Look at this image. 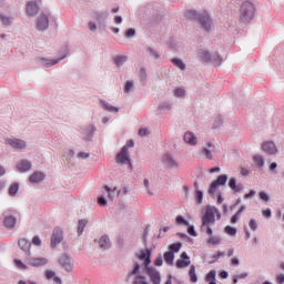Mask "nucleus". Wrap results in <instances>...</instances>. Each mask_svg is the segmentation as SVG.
<instances>
[{"label": "nucleus", "mask_w": 284, "mask_h": 284, "mask_svg": "<svg viewBox=\"0 0 284 284\" xmlns=\"http://www.w3.org/2000/svg\"><path fill=\"white\" fill-rule=\"evenodd\" d=\"M173 65H175V68H179V70H185V63H183V61L179 58H174L172 60Z\"/></svg>", "instance_id": "31"}, {"label": "nucleus", "mask_w": 284, "mask_h": 284, "mask_svg": "<svg viewBox=\"0 0 284 284\" xmlns=\"http://www.w3.org/2000/svg\"><path fill=\"white\" fill-rule=\"evenodd\" d=\"M0 21L4 26H10L12 23V18L7 17L6 14H0Z\"/></svg>", "instance_id": "35"}, {"label": "nucleus", "mask_w": 284, "mask_h": 284, "mask_svg": "<svg viewBox=\"0 0 284 284\" xmlns=\"http://www.w3.org/2000/svg\"><path fill=\"white\" fill-rule=\"evenodd\" d=\"M260 199L262 200V201H265V202H267V201H270V195H267V193H265V192H260Z\"/></svg>", "instance_id": "48"}, {"label": "nucleus", "mask_w": 284, "mask_h": 284, "mask_svg": "<svg viewBox=\"0 0 284 284\" xmlns=\"http://www.w3.org/2000/svg\"><path fill=\"white\" fill-rule=\"evenodd\" d=\"M37 12H39V4H37V2L34 1L28 2L27 13L29 14V17H34Z\"/></svg>", "instance_id": "15"}, {"label": "nucleus", "mask_w": 284, "mask_h": 284, "mask_svg": "<svg viewBox=\"0 0 284 284\" xmlns=\"http://www.w3.org/2000/svg\"><path fill=\"white\" fill-rule=\"evenodd\" d=\"M150 134V131L148 129H140L139 130V135L140 136H148Z\"/></svg>", "instance_id": "51"}, {"label": "nucleus", "mask_w": 284, "mask_h": 284, "mask_svg": "<svg viewBox=\"0 0 284 284\" xmlns=\"http://www.w3.org/2000/svg\"><path fill=\"white\" fill-rule=\"evenodd\" d=\"M255 194L256 192L254 190H251L248 193L244 195V199H252Z\"/></svg>", "instance_id": "57"}, {"label": "nucleus", "mask_w": 284, "mask_h": 284, "mask_svg": "<svg viewBox=\"0 0 284 284\" xmlns=\"http://www.w3.org/2000/svg\"><path fill=\"white\" fill-rule=\"evenodd\" d=\"M276 281H277L278 284H283L284 283V274H278L276 276Z\"/></svg>", "instance_id": "58"}, {"label": "nucleus", "mask_w": 284, "mask_h": 284, "mask_svg": "<svg viewBox=\"0 0 284 284\" xmlns=\"http://www.w3.org/2000/svg\"><path fill=\"white\" fill-rule=\"evenodd\" d=\"M38 30H48V26H49V20H48V16L42 14L39 17L38 22Z\"/></svg>", "instance_id": "14"}, {"label": "nucleus", "mask_w": 284, "mask_h": 284, "mask_svg": "<svg viewBox=\"0 0 284 284\" xmlns=\"http://www.w3.org/2000/svg\"><path fill=\"white\" fill-rule=\"evenodd\" d=\"M126 61H128V57H125V55H121V57H118L114 59V62L118 65H123Z\"/></svg>", "instance_id": "37"}, {"label": "nucleus", "mask_w": 284, "mask_h": 284, "mask_svg": "<svg viewBox=\"0 0 284 284\" xmlns=\"http://www.w3.org/2000/svg\"><path fill=\"white\" fill-rule=\"evenodd\" d=\"M19 172H28L32 168V163L28 160H22L20 163L17 165Z\"/></svg>", "instance_id": "19"}, {"label": "nucleus", "mask_w": 284, "mask_h": 284, "mask_svg": "<svg viewBox=\"0 0 284 284\" xmlns=\"http://www.w3.org/2000/svg\"><path fill=\"white\" fill-rule=\"evenodd\" d=\"M45 179V174L43 172L36 171L30 178V183H41Z\"/></svg>", "instance_id": "17"}, {"label": "nucleus", "mask_w": 284, "mask_h": 284, "mask_svg": "<svg viewBox=\"0 0 284 284\" xmlns=\"http://www.w3.org/2000/svg\"><path fill=\"white\" fill-rule=\"evenodd\" d=\"M175 97H180V98L185 97V89H182V88L175 89Z\"/></svg>", "instance_id": "43"}, {"label": "nucleus", "mask_w": 284, "mask_h": 284, "mask_svg": "<svg viewBox=\"0 0 284 284\" xmlns=\"http://www.w3.org/2000/svg\"><path fill=\"white\" fill-rule=\"evenodd\" d=\"M17 192H19V184H12L9 189V194L11 196H14V194H17Z\"/></svg>", "instance_id": "40"}, {"label": "nucleus", "mask_w": 284, "mask_h": 284, "mask_svg": "<svg viewBox=\"0 0 284 284\" xmlns=\"http://www.w3.org/2000/svg\"><path fill=\"white\" fill-rule=\"evenodd\" d=\"M187 233H189L191 236H196V231H194V226H190L189 230H187Z\"/></svg>", "instance_id": "60"}, {"label": "nucleus", "mask_w": 284, "mask_h": 284, "mask_svg": "<svg viewBox=\"0 0 284 284\" xmlns=\"http://www.w3.org/2000/svg\"><path fill=\"white\" fill-rule=\"evenodd\" d=\"M6 143H9L14 150H23L26 148V142L20 139H7Z\"/></svg>", "instance_id": "12"}, {"label": "nucleus", "mask_w": 284, "mask_h": 284, "mask_svg": "<svg viewBox=\"0 0 284 284\" xmlns=\"http://www.w3.org/2000/svg\"><path fill=\"white\" fill-rule=\"evenodd\" d=\"M163 163L166 168H179V163H176V160L170 154L164 155Z\"/></svg>", "instance_id": "16"}, {"label": "nucleus", "mask_w": 284, "mask_h": 284, "mask_svg": "<svg viewBox=\"0 0 284 284\" xmlns=\"http://www.w3.org/2000/svg\"><path fill=\"white\" fill-rule=\"evenodd\" d=\"M217 219H221V213L219 212V209L215 206H207L206 212L202 217V230H205L207 236H212L213 231L212 227H210V224L215 223Z\"/></svg>", "instance_id": "1"}, {"label": "nucleus", "mask_w": 284, "mask_h": 284, "mask_svg": "<svg viewBox=\"0 0 284 284\" xmlns=\"http://www.w3.org/2000/svg\"><path fill=\"white\" fill-rule=\"evenodd\" d=\"M189 276L191 283H196L199 281V277L196 276V267L194 265H191Z\"/></svg>", "instance_id": "25"}, {"label": "nucleus", "mask_w": 284, "mask_h": 284, "mask_svg": "<svg viewBox=\"0 0 284 284\" xmlns=\"http://www.w3.org/2000/svg\"><path fill=\"white\" fill-rule=\"evenodd\" d=\"M248 227L250 230H252V232H256V230H258V224L256 223V220H250Z\"/></svg>", "instance_id": "38"}, {"label": "nucleus", "mask_w": 284, "mask_h": 284, "mask_svg": "<svg viewBox=\"0 0 284 284\" xmlns=\"http://www.w3.org/2000/svg\"><path fill=\"white\" fill-rule=\"evenodd\" d=\"M89 30L94 32V30H97V24L94 22H89Z\"/></svg>", "instance_id": "61"}, {"label": "nucleus", "mask_w": 284, "mask_h": 284, "mask_svg": "<svg viewBox=\"0 0 284 284\" xmlns=\"http://www.w3.org/2000/svg\"><path fill=\"white\" fill-rule=\"evenodd\" d=\"M133 284H150L145 276L143 275H136Z\"/></svg>", "instance_id": "33"}, {"label": "nucleus", "mask_w": 284, "mask_h": 284, "mask_svg": "<svg viewBox=\"0 0 284 284\" xmlns=\"http://www.w3.org/2000/svg\"><path fill=\"white\" fill-rule=\"evenodd\" d=\"M229 187H231L233 190V192H241V190H243V185L236 184V179H234V178H232L229 181Z\"/></svg>", "instance_id": "23"}, {"label": "nucleus", "mask_w": 284, "mask_h": 284, "mask_svg": "<svg viewBox=\"0 0 284 284\" xmlns=\"http://www.w3.org/2000/svg\"><path fill=\"white\" fill-rule=\"evenodd\" d=\"M241 219V212H236L232 217H231V223H236Z\"/></svg>", "instance_id": "47"}, {"label": "nucleus", "mask_w": 284, "mask_h": 284, "mask_svg": "<svg viewBox=\"0 0 284 284\" xmlns=\"http://www.w3.org/2000/svg\"><path fill=\"white\" fill-rule=\"evenodd\" d=\"M99 245L102 250H108L110 247V239L104 235L100 239Z\"/></svg>", "instance_id": "24"}, {"label": "nucleus", "mask_w": 284, "mask_h": 284, "mask_svg": "<svg viewBox=\"0 0 284 284\" xmlns=\"http://www.w3.org/2000/svg\"><path fill=\"white\" fill-rule=\"evenodd\" d=\"M262 150L267 154H276V152H278V149H276V144H274V142L272 141L264 142L262 144Z\"/></svg>", "instance_id": "13"}, {"label": "nucleus", "mask_w": 284, "mask_h": 284, "mask_svg": "<svg viewBox=\"0 0 284 284\" xmlns=\"http://www.w3.org/2000/svg\"><path fill=\"white\" fill-rule=\"evenodd\" d=\"M154 265H156V267H161V265H163V257L162 256H158Z\"/></svg>", "instance_id": "50"}, {"label": "nucleus", "mask_w": 284, "mask_h": 284, "mask_svg": "<svg viewBox=\"0 0 284 284\" xmlns=\"http://www.w3.org/2000/svg\"><path fill=\"white\" fill-rule=\"evenodd\" d=\"M18 284H37V283L30 282V281H29V282H26V281H22V280H21V281H19Z\"/></svg>", "instance_id": "64"}, {"label": "nucleus", "mask_w": 284, "mask_h": 284, "mask_svg": "<svg viewBox=\"0 0 284 284\" xmlns=\"http://www.w3.org/2000/svg\"><path fill=\"white\" fill-rule=\"evenodd\" d=\"M202 154H204V156H206V159L212 160V151H210V149L204 148V149L202 150Z\"/></svg>", "instance_id": "45"}, {"label": "nucleus", "mask_w": 284, "mask_h": 284, "mask_svg": "<svg viewBox=\"0 0 284 284\" xmlns=\"http://www.w3.org/2000/svg\"><path fill=\"white\" fill-rule=\"evenodd\" d=\"M201 59L202 61H205L207 63L209 61H212V55L210 54V52L204 51L201 53Z\"/></svg>", "instance_id": "39"}, {"label": "nucleus", "mask_w": 284, "mask_h": 284, "mask_svg": "<svg viewBox=\"0 0 284 284\" xmlns=\"http://www.w3.org/2000/svg\"><path fill=\"white\" fill-rule=\"evenodd\" d=\"M210 237H209V240H207V243L210 244V245H221V237H219V236H214V235H209Z\"/></svg>", "instance_id": "30"}, {"label": "nucleus", "mask_w": 284, "mask_h": 284, "mask_svg": "<svg viewBox=\"0 0 284 284\" xmlns=\"http://www.w3.org/2000/svg\"><path fill=\"white\" fill-rule=\"evenodd\" d=\"M139 270H141V266L139 264H135L134 268L129 273V278L130 276H136V274H139Z\"/></svg>", "instance_id": "42"}, {"label": "nucleus", "mask_w": 284, "mask_h": 284, "mask_svg": "<svg viewBox=\"0 0 284 284\" xmlns=\"http://www.w3.org/2000/svg\"><path fill=\"white\" fill-rule=\"evenodd\" d=\"M116 163H121L122 165H125L130 163V152L128 151V146H123L121 151L118 153Z\"/></svg>", "instance_id": "5"}, {"label": "nucleus", "mask_w": 284, "mask_h": 284, "mask_svg": "<svg viewBox=\"0 0 284 284\" xmlns=\"http://www.w3.org/2000/svg\"><path fill=\"white\" fill-rule=\"evenodd\" d=\"M227 183V175H220L215 181H213L209 187V194H215L219 186L225 185Z\"/></svg>", "instance_id": "4"}, {"label": "nucleus", "mask_w": 284, "mask_h": 284, "mask_svg": "<svg viewBox=\"0 0 284 284\" xmlns=\"http://www.w3.org/2000/svg\"><path fill=\"white\" fill-rule=\"evenodd\" d=\"M114 21H115V23H122L123 18H121L120 16H116V17L114 18Z\"/></svg>", "instance_id": "63"}, {"label": "nucleus", "mask_w": 284, "mask_h": 284, "mask_svg": "<svg viewBox=\"0 0 284 284\" xmlns=\"http://www.w3.org/2000/svg\"><path fill=\"white\" fill-rule=\"evenodd\" d=\"M194 199H195V203H196L197 205H201V203H203V191L196 190V191L194 192Z\"/></svg>", "instance_id": "29"}, {"label": "nucleus", "mask_w": 284, "mask_h": 284, "mask_svg": "<svg viewBox=\"0 0 284 284\" xmlns=\"http://www.w3.org/2000/svg\"><path fill=\"white\" fill-rule=\"evenodd\" d=\"M32 243H33V245H41V239L39 237V236H34L33 239H32Z\"/></svg>", "instance_id": "55"}, {"label": "nucleus", "mask_w": 284, "mask_h": 284, "mask_svg": "<svg viewBox=\"0 0 284 284\" xmlns=\"http://www.w3.org/2000/svg\"><path fill=\"white\" fill-rule=\"evenodd\" d=\"M59 61H61V59H52V60L45 59V58L41 59V63L42 65H44V68H52V65H57Z\"/></svg>", "instance_id": "22"}, {"label": "nucleus", "mask_w": 284, "mask_h": 284, "mask_svg": "<svg viewBox=\"0 0 284 284\" xmlns=\"http://www.w3.org/2000/svg\"><path fill=\"white\" fill-rule=\"evenodd\" d=\"M146 274L150 276L153 284H161V273L154 267H146Z\"/></svg>", "instance_id": "6"}, {"label": "nucleus", "mask_w": 284, "mask_h": 284, "mask_svg": "<svg viewBox=\"0 0 284 284\" xmlns=\"http://www.w3.org/2000/svg\"><path fill=\"white\" fill-rule=\"evenodd\" d=\"M240 174L242 176H248L250 175V170H247L245 168H242L241 171H240Z\"/></svg>", "instance_id": "54"}, {"label": "nucleus", "mask_w": 284, "mask_h": 284, "mask_svg": "<svg viewBox=\"0 0 284 284\" xmlns=\"http://www.w3.org/2000/svg\"><path fill=\"white\" fill-rule=\"evenodd\" d=\"M60 265L64 267L67 272H72L73 270V264H72V258L68 255H62L59 260Z\"/></svg>", "instance_id": "9"}, {"label": "nucleus", "mask_w": 284, "mask_h": 284, "mask_svg": "<svg viewBox=\"0 0 284 284\" xmlns=\"http://www.w3.org/2000/svg\"><path fill=\"white\" fill-rule=\"evenodd\" d=\"M263 216H265L266 219H270V216H272V210L266 209L262 212Z\"/></svg>", "instance_id": "53"}, {"label": "nucleus", "mask_w": 284, "mask_h": 284, "mask_svg": "<svg viewBox=\"0 0 284 284\" xmlns=\"http://www.w3.org/2000/svg\"><path fill=\"white\" fill-rule=\"evenodd\" d=\"M4 227H8V230H12L14 225H17V217L9 215L4 217Z\"/></svg>", "instance_id": "18"}, {"label": "nucleus", "mask_w": 284, "mask_h": 284, "mask_svg": "<svg viewBox=\"0 0 284 284\" xmlns=\"http://www.w3.org/2000/svg\"><path fill=\"white\" fill-rule=\"evenodd\" d=\"M28 263L31 267H43V265H48V258L45 257H30Z\"/></svg>", "instance_id": "10"}, {"label": "nucleus", "mask_w": 284, "mask_h": 284, "mask_svg": "<svg viewBox=\"0 0 284 284\" xmlns=\"http://www.w3.org/2000/svg\"><path fill=\"white\" fill-rule=\"evenodd\" d=\"M102 106L104 108V110H108V112H119V108H115L108 102L102 101Z\"/></svg>", "instance_id": "32"}, {"label": "nucleus", "mask_w": 284, "mask_h": 284, "mask_svg": "<svg viewBox=\"0 0 284 284\" xmlns=\"http://www.w3.org/2000/svg\"><path fill=\"white\" fill-rule=\"evenodd\" d=\"M191 261H190V256H187V253L186 252H183L181 254V258L176 261L175 263V266L179 268V270H183L185 267H190L191 265Z\"/></svg>", "instance_id": "7"}, {"label": "nucleus", "mask_w": 284, "mask_h": 284, "mask_svg": "<svg viewBox=\"0 0 284 284\" xmlns=\"http://www.w3.org/2000/svg\"><path fill=\"white\" fill-rule=\"evenodd\" d=\"M79 159H88V156H90V154L85 153V152H80L78 154Z\"/></svg>", "instance_id": "62"}, {"label": "nucleus", "mask_w": 284, "mask_h": 284, "mask_svg": "<svg viewBox=\"0 0 284 284\" xmlns=\"http://www.w3.org/2000/svg\"><path fill=\"white\" fill-rule=\"evenodd\" d=\"M19 247L22 250V252H26V254H30V242H28V240L26 239H20L19 242Z\"/></svg>", "instance_id": "20"}, {"label": "nucleus", "mask_w": 284, "mask_h": 284, "mask_svg": "<svg viewBox=\"0 0 284 284\" xmlns=\"http://www.w3.org/2000/svg\"><path fill=\"white\" fill-rule=\"evenodd\" d=\"M176 223L178 225H187V221H185V219H183L181 215L176 216Z\"/></svg>", "instance_id": "46"}, {"label": "nucleus", "mask_w": 284, "mask_h": 284, "mask_svg": "<svg viewBox=\"0 0 284 284\" xmlns=\"http://www.w3.org/2000/svg\"><path fill=\"white\" fill-rule=\"evenodd\" d=\"M253 162L256 168L261 169L263 165H265V160H263V156L261 155H254L253 156Z\"/></svg>", "instance_id": "28"}, {"label": "nucleus", "mask_w": 284, "mask_h": 284, "mask_svg": "<svg viewBox=\"0 0 284 284\" xmlns=\"http://www.w3.org/2000/svg\"><path fill=\"white\" fill-rule=\"evenodd\" d=\"M169 250H170L169 252H172L174 254V252L176 253L181 250V244H179V243L171 244Z\"/></svg>", "instance_id": "41"}, {"label": "nucleus", "mask_w": 284, "mask_h": 284, "mask_svg": "<svg viewBox=\"0 0 284 284\" xmlns=\"http://www.w3.org/2000/svg\"><path fill=\"white\" fill-rule=\"evenodd\" d=\"M206 283L216 284V271L212 270L207 273Z\"/></svg>", "instance_id": "26"}, {"label": "nucleus", "mask_w": 284, "mask_h": 284, "mask_svg": "<svg viewBox=\"0 0 284 284\" xmlns=\"http://www.w3.org/2000/svg\"><path fill=\"white\" fill-rule=\"evenodd\" d=\"M186 16L190 19H197L200 26H202V28L206 30V32H210V29L212 28V19L206 11H204L202 14H199L195 10H190L186 12Z\"/></svg>", "instance_id": "2"}, {"label": "nucleus", "mask_w": 284, "mask_h": 284, "mask_svg": "<svg viewBox=\"0 0 284 284\" xmlns=\"http://www.w3.org/2000/svg\"><path fill=\"white\" fill-rule=\"evenodd\" d=\"M135 32L136 31L134 29H128L125 32V37H134Z\"/></svg>", "instance_id": "56"}, {"label": "nucleus", "mask_w": 284, "mask_h": 284, "mask_svg": "<svg viewBox=\"0 0 284 284\" xmlns=\"http://www.w3.org/2000/svg\"><path fill=\"white\" fill-rule=\"evenodd\" d=\"M184 141L189 144V145H196V135H194V133L192 132H186L184 134Z\"/></svg>", "instance_id": "21"}, {"label": "nucleus", "mask_w": 284, "mask_h": 284, "mask_svg": "<svg viewBox=\"0 0 284 284\" xmlns=\"http://www.w3.org/2000/svg\"><path fill=\"white\" fill-rule=\"evenodd\" d=\"M224 232L225 234H229V236H236V229L230 225L224 227Z\"/></svg>", "instance_id": "36"}, {"label": "nucleus", "mask_w": 284, "mask_h": 284, "mask_svg": "<svg viewBox=\"0 0 284 284\" xmlns=\"http://www.w3.org/2000/svg\"><path fill=\"white\" fill-rule=\"evenodd\" d=\"M61 241H63V231L61 229H54L51 237L52 247H57Z\"/></svg>", "instance_id": "8"}, {"label": "nucleus", "mask_w": 284, "mask_h": 284, "mask_svg": "<svg viewBox=\"0 0 284 284\" xmlns=\"http://www.w3.org/2000/svg\"><path fill=\"white\" fill-rule=\"evenodd\" d=\"M164 261L168 265H174V253L173 252H165L164 253Z\"/></svg>", "instance_id": "27"}, {"label": "nucleus", "mask_w": 284, "mask_h": 284, "mask_svg": "<svg viewBox=\"0 0 284 284\" xmlns=\"http://www.w3.org/2000/svg\"><path fill=\"white\" fill-rule=\"evenodd\" d=\"M14 264H16L17 267H19L20 270H28V266H26V264H23V262H21V260H14Z\"/></svg>", "instance_id": "44"}, {"label": "nucleus", "mask_w": 284, "mask_h": 284, "mask_svg": "<svg viewBox=\"0 0 284 284\" xmlns=\"http://www.w3.org/2000/svg\"><path fill=\"white\" fill-rule=\"evenodd\" d=\"M85 225H88V221L80 220L78 224V234H83V231L85 230Z\"/></svg>", "instance_id": "34"}, {"label": "nucleus", "mask_w": 284, "mask_h": 284, "mask_svg": "<svg viewBox=\"0 0 284 284\" xmlns=\"http://www.w3.org/2000/svg\"><path fill=\"white\" fill-rule=\"evenodd\" d=\"M133 85H134V84H133L132 82L128 81V82L125 83V87H124V92H125V93L130 92V90H132Z\"/></svg>", "instance_id": "49"}, {"label": "nucleus", "mask_w": 284, "mask_h": 284, "mask_svg": "<svg viewBox=\"0 0 284 284\" xmlns=\"http://www.w3.org/2000/svg\"><path fill=\"white\" fill-rule=\"evenodd\" d=\"M98 203H99V205H101V206L108 205V201H105V197H103V196H100V197L98 199Z\"/></svg>", "instance_id": "52"}, {"label": "nucleus", "mask_w": 284, "mask_h": 284, "mask_svg": "<svg viewBox=\"0 0 284 284\" xmlns=\"http://www.w3.org/2000/svg\"><path fill=\"white\" fill-rule=\"evenodd\" d=\"M53 276H54V272H52V271L45 272V278H48V281H50V278H53Z\"/></svg>", "instance_id": "59"}, {"label": "nucleus", "mask_w": 284, "mask_h": 284, "mask_svg": "<svg viewBox=\"0 0 284 284\" xmlns=\"http://www.w3.org/2000/svg\"><path fill=\"white\" fill-rule=\"evenodd\" d=\"M254 4L251 2H244L241 7V16L240 19L244 23H248V21H252L254 19Z\"/></svg>", "instance_id": "3"}, {"label": "nucleus", "mask_w": 284, "mask_h": 284, "mask_svg": "<svg viewBox=\"0 0 284 284\" xmlns=\"http://www.w3.org/2000/svg\"><path fill=\"white\" fill-rule=\"evenodd\" d=\"M150 256H152V252L150 250L141 251L140 254H138V258L140 261H144V267H150V263H152V260H150Z\"/></svg>", "instance_id": "11"}]
</instances>
